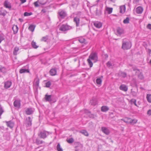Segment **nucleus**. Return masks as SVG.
<instances>
[{
  "label": "nucleus",
  "mask_w": 151,
  "mask_h": 151,
  "mask_svg": "<svg viewBox=\"0 0 151 151\" xmlns=\"http://www.w3.org/2000/svg\"><path fill=\"white\" fill-rule=\"evenodd\" d=\"M32 119L30 117H28L26 120L25 124L28 127H29L32 125Z\"/></svg>",
  "instance_id": "nucleus-7"
},
{
  "label": "nucleus",
  "mask_w": 151,
  "mask_h": 151,
  "mask_svg": "<svg viewBox=\"0 0 151 151\" xmlns=\"http://www.w3.org/2000/svg\"><path fill=\"white\" fill-rule=\"evenodd\" d=\"M102 80L100 78H97L96 80V83L97 84L100 85L101 84Z\"/></svg>",
  "instance_id": "nucleus-38"
},
{
  "label": "nucleus",
  "mask_w": 151,
  "mask_h": 151,
  "mask_svg": "<svg viewBox=\"0 0 151 151\" xmlns=\"http://www.w3.org/2000/svg\"><path fill=\"white\" fill-rule=\"evenodd\" d=\"M4 35L3 34H0V43L4 40Z\"/></svg>",
  "instance_id": "nucleus-44"
},
{
  "label": "nucleus",
  "mask_w": 151,
  "mask_h": 151,
  "mask_svg": "<svg viewBox=\"0 0 151 151\" xmlns=\"http://www.w3.org/2000/svg\"><path fill=\"white\" fill-rule=\"evenodd\" d=\"M147 28L150 29H151V24H149L147 26Z\"/></svg>",
  "instance_id": "nucleus-53"
},
{
  "label": "nucleus",
  "mask_w": 151,
  "mask_h": 151,
  "mask_svg": "<svg viewBox=\"0 0 151 151\" xmlns=\"http://www.w3.org/2000/svg\"><path fill=\"white\" fill-rule=\"evenodd\" d=\"M106 10L108 12L109 14H111L113 10V9L112 8L107 7L106 8Z\"/></svg>",
  "instance_id": "nucleus-33"
},
{
  "label": "nucleus",
  "mask_w": 151,
  "mask_h": 151,
  "mask_svg": "<svg viewBox=\"0 0 151 151\" xmlns=\"http://www.w3.org/2000/svg\"><path fill=\"white\" fill-rule=\"evenodd\" d=\"M132 68H133V69L134 71H135V70H137L138 71H139V70H137L136 67H132Z\"/></svg>",
  "instance_id": "nucleus-55"
},
{
  "label": "nucleus",
  "mask_w": 151,
  "mask_h": 151,
  "mask_svg": "<svg viewBox=\"0 0 151 151\" xmlns=\"http://www.w3.org/2000/svg\"><path fill=\"white\" fill-rule=\"evenodd\" d=\"M12 29L14 32V33L15 34L17 33L18 32V27L17 25L14 26L12 27Z\"/></svg>",
  "instance_id": "nucleus-22"
},
{
  "label": "nucleus",
  "mask_w": 151,
  "mask_h": 151,
  "mask_svg": "<svg viewBox=\"0 0 151 151\" xmlns=\"http://www.w3.org/2000/svg\"><path fill=\"white\" fill-rule=\"evenodd\" d=\"M106 64L107 66L109 67H110L112 65V64L110 61H108Z\"/></svg>",
  "instance_id": "nucleus-50"
},
{
  "label": "nucleus",
  "mask_w": 151,
  "mask_h": 151,
  "mask_svg": "<svg viewBox=\"0 0 151 151\" xmlns=\"http://www.w3.org/2000/svg\"><path fill=\"white\" fill-rule=\"evenodd\" d=\"M110 1L114 2L115 1V0H110Z\"/></svg>",
  "instance_id": "nucleus-58"
},
{
  "label": "nucleus",
  "mask_w": 151,
  "mask_h": 151,
  "mask_svg": "<svg viewBox=\"0 0 151 151\" xmlns=\"http://www.w3.org/2000/svg\"><path fill=\"white\" fill-rule=\"evenodd\" d=\"M67 16L66 12L64 10L60 9L58 12V17L59 18L63 19Z\"/></svg>",
  "instance_id": "nucleus-5"
},
{
  "label": "nucleus",
  "mask_w": 151,
  "mask_h": 151,
  "mask_svg": "<svg viewBox=\"0 0 151 151\" xmlns=\"http://www.w3.org/2000/svg\"><path fill=\"white\" fill-rule=\"evenodd\" d=\"M138 77L139 79L141 80H143L144 79V76L142 73H140L138 75Z\"/></svg>",
  "instance_id": "nucleus-35"
},
{
  "label": "nucleus",
  "mask_w": 151,
  "mask_h": 151,
  "mask_svg": "<svg viewBox=\"0 0 151 151\" xmlns=\"http://www.w3.org/2000/svg\"><path fill=\"white\" fill-rule=\"evenodd\" d=\"M130 101L131 104H134L135 106H137L138 107H139V106H137L136 103V99H132L130 100Z\"/></svg>",
  "instance_id": "nucleus-29"
},
{
  "label": "nucleus",
  "mask_w": 151,
  "mask_h": 151,
  "mask_svg": "<svg viewBox=\"0 0 151 151\" xmlns=\"http://www.w3.org/2000/svg\"><path fill=\"white\" fill-rule=\"evenodd\" d=\"M19 21H20L21 22H22L23 21V19H22L19 18Z\"/></svg>",
  "instance_id": "nucleus-57"
},
{
  "label": "nucleus",
  "mask_w": 151,
  "mask_h": 151,
  "mask_svg": "<svg viewBox=\"0 0 151 151\" xmlns=\"http://www.w3.org/2000/svg\"><path fill=\"white\" fill-rule=\"evenodd\" d=\"M131 94L134 97H136L137 95V92L134 91H132Z\"/></svg>",
  "instance_id": "nucleus-47"
},
{
  "label": "nucleus",
  "mask_w": 151,
  "mask_h": 151,
  "mask_svg": "<svg viewBox=\"0 0 151 151\" xmlns=\"http://www.w3.org/2000/svg\"><path fill=\"white\" fill-rule=\"evenodd\" d=\"M147 114L149 116L151 115V109H149L147 112Z\"/></svg>",
  "instance_id": "nucleus-52"
},
{
  "label": "nucleus",
  "mask_w": 151,
  "mask_h": 151,
  "mask_svg": "<svg viewBox=\"0 0 151 151\" xmlns=\"http://www.w3.org/2000/svg\"><path fill=\"white\" fill-rule=\"evenodd\" d=\"M49 133V132L45 131H41L38 133V136L40 138L44 139L47 137Z\"/></svg>",
  "instance_id": "nucleus-4"
},
{
  "label": "nucleus",
  "mask_w": 151,
  "mask_h": 151,
  "mask_svg": "<svg viewBox=\"0 0 151 151\" xmlns=\"http://www.w3.org/2000/svg\"><path fill=\"white\" fill-rule=\"evenodd\" d=\"M116 30V35L118 36H120L121 35L124 34V31L123 29L120 27H117Z\"/></svg>",
  "instance_id": "nucleus-8"
},
{
  "label": "nucleus",
  "mask_w": 151,
  "mask_h": 151,
  "mask_svg": "<svg viewBox=\"0 0 151 151\" xmlns=\"http://www.w3.org/2000/svg\"><path fill=\"white\" fill-rule=\"evenodd\" d=\"M124 7L123 6H121L120 8V12L121 13L124 12H125Z\"/></svg>",
  "instance_id": "nucleus-43"
},
{
  "label": "nucleus",
  "mask_w": 151,
  "mask_h": 151,
  "mask_svg": "<svg viewBox=\"0 0 151 151\" xmlns=\"http://www.w3.org/2000/svg\"><path fill=\"white\" fill-rule=\"evenodd\" d=\"M121 75L122 77L125 78L127 76V75L126 73L122 72L121 73Z\"/></svg>",
  "instance_id": "nucleus-48"
},
{
  "label": "nucleus",
  "mask_w": 151,
  "mask_h": 151,
  "mask_svg": "<svg viewBox=\"0 0 151 151\" xmlns=\"http://www.w3.org/2000/svg\"><path fill=\"white\" fill-rule=\"evenodd\" d=\"M38 1L39 2V3H40V4H44V3H42L40 2L39 0H38V1H37L35 2L34 3V4L35 7H38L39 6V5L38 4Z\"/></svg>",
  "instance_id": "nucleus-37"
},
{
  "label": "nucleus",
  "mask_w": 151,
  "mask_h": 151,
  "mask_svg": "<svg viewBox=\"0 0 151 151\" xmlns=\"http://www.w3.org/2000/svg\"><path fill=\"white\" fill-rule=\"evenodd\" d=\"M119 89L124 91H127L128 90V88L127 86L124 84H122L119 87Z\"/></svg>",
  "instance_id": "nucleus-11"
},
{
  "label": "nucleus",
  "mask_w": 151,
  "mask_h": 151,
  "mask_svg": "<svg viewBox=\"0 0 151 151\" xmlns=\"http://www.w3.org/2000/svg\"><path fill=\"white\" fill-rule=\"evenodd\" d=\"M35 27V25L33 24L30 25L28 27V29L32 32H33Z\"/></svg>",
  "instance_id": "nucleus-25"
},
{
  "label": "nucleus",
  "mask_w": 151,
  "mask_h": 151,
  "mask_svg": "<svg viewBox=\"0 0 151 151\" xmlns=\"http://www.w3.org/2000/svg\"><path fill=\"white\" fill-rule=\"evenodd\" d=\"M48 36L47 35L43 37L41 39V41H42L46 42L48 39Z\"/></svg>",
  "instance_id": "nucleus-39"
},
{
  "label": "nucleus",
  "mask_w": 151,
  "mask_h": 151,
  "mask_svg": "<svg viewBox=\"0 0 151 151\" xmlns=\"http://www.w3.org/2000/svg\"><path fill=\"white\" fill-rule=\"evenodd\" d=\"M32 14V12H25L24 13V16H30Z\"/></svg>",
  "instance_id": "nucleus-42"
},
{
  "label": "nucleus",
  "mask_w": 151,
  "mask_h": 151,
  "mask_svg": "<svg viewBox=\"0 0 151 151\" xmlns=\"http://www.w3.org/2000/svg\"><path fill=\"white\" fill-rule=\"evenodd\" d=\"M21 4H23L26 2V0H20Z\"/></svg>",
  "instance_id": "nucleus-56"
},
{
  "label": "nucleus",
  "mask_w": 151,
  "mask_h": 151,
  "mask_svg": "<svg viewBox=\"0 0 151 151\" xmlns=\"http://www.w3.org/2000/svg\"><path fill=\"white\" fill-rule=\"evenodd\" d=\"M100 1V0H97V1H96L98 2L99 1Z\"/></svg>",
  "instance_id": "nucleus-60"
},
{
  "label": "nucleus",
  "mask_w": 151,
  "mask_h": 151,
  "mask_svg": "<svg viewBox=\"0 0 151 151\" xmlns=\"http://www.w3.org/2000/svg\"><path fill=\"white\" fill-rule=\"evenodd\" d=\"M46 86L47 87H49L51 85V83L50 81H48L45 83Z\"/></svg>",
  "instance_id": "nucleus-46"
},
{
  "label": "nucleus",
  "mask_w": 151,
  "mask_h": 151,
  "mask_svg": "<svg viewBox=\"0 0 151 151\" xmlns=\"http://www.w3.org/2000/svg\"><path fill=\"white\" fill-rule=\"evenodd\" d=\"M31 45L32 47L34 49H37L38 47V46L36 45V42L33 41L32 42Z\"/></svg>",
  "instance_id": "nucleus-28"
},
{
  "label": "nucleus",
  "mask_w": 151,
  "mask_h": 151,
  "mask_svg": "<svg viewBox=\"0 0 151 151\" xmlns=\"http://www.w3.org/2000/svg\"><path fill=\"white\" fill-rule=\"evenodd\" d=\"M4 5L6 8L10 9L11 8L10 4L8 1H6L4 2Z\"/></svg>",
  "instance_id": "nucleus-20"
},
{
  "label": "nucleus",
  "mask_w": 151,
  "mask_h": 151,
  "mask_svg": "<svg viewBox=\"0 0 151 151\" xmlns=\"http://www.w3.org/2000/svg\"><path fill=\"white\" fill-rule=\"evenodd\" d=\"M19 50V47H14L13 51V55H17V52H18Z\"/></svg>",
  "instance_id": "nucleus-30"
},
{
  "label": "nucleus",
  "mask_w": 151,
  "mask_h": 151,
  "mask_svg": "<svg viewBox=\"0 0 151 151\" xmlns=\"http://www.w3.org/2000/svg\"><path fill=\"white\" fill-rule=\"evenodd\" d=\"M6 13L4 12H0V15H2L3 16H4L6 15Z\"/></svg>",
  "instance_id": "nucleus-54"
},
{
  "label": "nucleus",
  "mask_w": 151,
  "mask_h": 151,
  "mask_svg": "<svg viewBox=\"0 0 151 151\" xmlns=\"http://www.w3.org/2000/svg\"><path fill=\"white\" fill-rule=\"evenodd\" d=\"M50 73L51 76H55L57 74V70L55 68H52L50 69Z\"/></svg>",
  "instance_id": "nucleus-12"
},
{
  "label": "nucleus",
  "mask_w": 151,
  "mask_h": 151,
  "mask_svg": "<svg viewBox=\"0 0 151 151\" xmlns=\"http://www.w3.org/2000/svg\"><path fill=\"white\" fill-rule=\"evenodd\" d=\"M80 18L77 17H75L73 19V21L76 24L77 27H78L80 24Z\"/></svg>",
  "instance_id": "nucleus-10"
},
{
  "label": "nucleus",
  "mask_w": 151,
  "mask_h": 151,
  "mask_svg": "<svg viewBox=\"0 0 151 151\" xmlns=\"http://www.w3.org/2000/svg\"><path fill=\"white\" fill-rule=\"evenodd\" d=\"M143 11V8L140 6H138L136 9V12L137 14H141Z\"/></svg>",
  "instance_id": "nucleus-18"
},
{
  "label": "nucleus",
  "mask_w": 151,
  "mask_h": 151,
  "mask_svg": "<svg viewBox=\"0 0 151 151\" xmlns=\"http://www.w3.org/2000/svg\"><path fill=\"white\" fill-rule=\"evenodd\" d=\"M57 149L58 151H63L62 148L61 147L60 145L58 143L57 146Z\"/></svg>",
  "instance_id": "nucleus-36"
},
{
  "label": "nucleus",
  "mask_w": 151,
  "mask_h": 151,
  "mask_svg": "<svg viewBox=\"0 0 151 151\" xmlns=\"http://www.w3.org/2000/svg\"><path fill=\"white\" fill-rule=\"evenodd\" d=\"M78 40L81 43H84V44H86V40L83 37H81L79 38Z\"/></svg>",
  "instance_id": "nucleus-26"
},
{
  "label": "nucleus",
  "mask_w": 151,
  "mask_h": 151,
  "mask_svg": "<svg viewBox=\"0 0 151 151\" xmlns=\"http://www.w3.org/2000/svg\"><path fill=\"white\" fill-rule=\"evenodd\" d=\"M26 113L27 115H31L34 112L33 109L32 108H28L25 110Z\"/></svg>",
  "instance_id": "nucleus-14"
},
{
  "label": "nucleus",
  "mask_w": 151,
  "mask_h": 151,
  "mask_svg": "<svg viewBox=\"0 0 151 151\" xmlns=\"http://www.w3.org/2000/svg\"><path fill=\"white\" fill-rule=\"evenodd\" d=\"M39 79L38 78H36L34 80V85L37 87H38L39 86Z\"/></svg>",
  "instance_id": "nucleus-23"
},
{
  "label": "nucleus",
  "mask_w": 151,
  "mask_h": 151,
  "mask_svg": "<svg viewBox=\"0 0 151 151\" xmlns=\"http://www.w3.org/2000/svg\"><path fill=\"white\" fill-rule=\"evenodd\" d=\"M4 112V111L1 105H0V116H1L3 113Z\"/></svg>",
  "instance_id": "nucleus-45"
},
{
  "label": "nucleus",
  "mask_w": 151,
  "mask_h": 151,
  "mask_svg": "<svg viewBox=\"0 0 151 151\" xmlns=\"http://www.w3.org/2000/svg\"><path fill=\"white\" fill-rule=\"evenodd\" d=\"M129 18L128 17H127L126 19H124L123 21L124 24H128L129 22Z\"/></svg>",
  "instance_id": "nucleus-40"
},
{
  "label": "nucleus",
  "mask_w": 151,
  "mask_h": 151,
  "mask_svg": "<svg viewBox=\"0 0 151 151\" xmlns=\"http://www.w3.org/2000/svg\"><path fill=\"white\" fill-rule=\"evenodd\" d=\"M146 98L147 101L149 103H151V94H147V95Z\"/></svg>",
  "instance_id": "nucleus-31"
},
{
  "label": "nucleus",
  "mask_w": 151,
  "mask_h": 151,
  "mask_svg": "<svg viewBox=\"0 0 151 151\" xmlns=\"http://www.w3.org/2000/svg\"><path fill=\"white\" fill-rule=\"evenodd\" d=\"M90 103L91 105L93 106L95 105L97 103L96 99H92L90 101Z\"/></svg>",
  "instance_id": "nucleus-24"
},
{
  "label": "nucleus",
  "mask_w": 151,
  "mask_h": 151,
  "mask_svg": "<svg viewBox=\"0 0 151 151\" xmlns=\"http://www.w3.org/2000/svg\"><path fill=\"white\" fill-rule=\"evenodd\" d=\"M4 87L6 88H8L10 87L12 85V82L11 81H7L5 82L4 84Z\"/></svg>",
  "instance_id": "nucleus-17"
},
{
  "label": "nucleus",
  "mask_w": 151,
  "mask_h": 151,
  "mask_svg": "<svg viewBox=\"0 0 151 151\" xmlns=\"http://www.w3.org/2000/svg\"><path fill=\"white\" fill-rule=\"evenodd\" d=\"M98 57L96 52L91 53L89 56L87 61L90 67H92L93 63L92 62L95 63L98 61Z\"/></svg>",
  "instance_id": "nucleus-1"
},
{
  "label": "nucleus",
  "mask_w": 151,
  "mask_h": 151,
  "mask_svg": "<svg viewBox=\"0 0 151 151\" xmlns=\"http://www.w3.org/2000/svg\"><path fill=\"white\" fill-rule=\"evenodd\" d=\"M101 130L106 135H108L110 133V131L109 129L104 127H102Z\"/></svg>",
  "instance_id": "nucleus-15"
},
{
  "label": "nucleus",
  "mask_w": 151,
  "mask_h": 151,
  "mask_svg": "<svg viewBox=\"0 0 151 151\" xmlns=\"http://www.w3.org/2000/svg\"><path fill=\"white\" fill-rule=\"evenodd\" d=\"M89 116L90 117V118H94V115L93 114H91L90 113V112H89Z\"/></svg>",
  "instance_id": "nucleus-51"
},
{
  "label": "nucleus",
  "mask_w": 151,
  "mask_h": 151,
  "mask_svg": "<svg viewBox=\"0 0 151 151\" xmlns=\"http://www.w3.org/2000/svg\"><path fill=\"white\" fill-rule=\"evenodd\" d=\"M44 142V141L42 140H40L38 138H37L36 139L35 143L37 145H39L42 144Z\"/></svg>",
  "instance_id": "nucleus-27"
},
{
  "label": "nucleus",
  "mask_w": 151,
  "mask_h": 151,
  "mask_svg": "<svg viewBox=\"0 0 151 151\" xmlns=\"http://www.w3.org/2000/svg\"><path fill=\"white\" fill-rule=\"evenodd\" d=\"M73 28L72 27L67 24H63L60 26L59 29L61 31L65 32L72 29Z\"/></svg>",
  "instance_id": "nucleus-3"
},
{
  "label": "nucleus",
  "mask_w": 151,
  "mask_h": 151,
  "mask_svg": "<svg viewBox=\"0 0 151 151\" xmlns=\"http://www.w3.org/2000/svg\"><path fill=\"white\" fill-rule=\"evenodd\" d=\"M68 142L69 143H72L73 142L74 140L72 138L69 139L68 140Z\"/></svg>",
  "instance_id": "nucleus-49"
},
{
  "label": "nucleus",
  "mask_w": 151,
  "mask_h": 151,
  "mask_svg": "<svg viewBox=\"0 0 151 151\" xmlns=\"http://www.w3.org/2000/svg\"><path fill=\"white\" fill-rule=\"evenodd\" d=\"M0 71L3 73H5L6 71V70L5 68L4 67H0Z\"/></svg>",
  "instance_id": "nucleus-41"
},
{
  "label": "nucleus",
  "mask_w": 151,
  "mask_h": 151,
  "mask_svg": "<svg viewBox=\"0 0 151 151\" xmlns=\"http://www.w3.org/2000/svg\"><path fill=\"white\" fill-rule=\"evenodd\" d=\"M14 105L15 107L19 108L20 106V102L18 100H15L14 103Z\"/></svg>",
  "instance_id": "nucleus-13"
},
{
  "label": "nucleus",
  "mask_w": 151,
  "mask_h": 151,
  "mask_svg": "<svg viewBox=\"0 0 151 151\" xmlns=\"http://www.w3.org/2000/svg\"><path fill=\"white\" fill-rule=\"evenodd\" d=\"M80 132L84 135L85 136H88V133L86 131L84 130H81L80 131Z\"/></svg>",
  "instance_id": "nucleus-32"
},
{
  "label": "nucleus",
  "mask_w": 151,
  "mask_h": 151,
  "mask_svg": "<svg viewBox=\"0 0 151 151\" xmlns=\"http://www.w3.org/2000/svg\"><path fill=\"white\" fill-rule=\"evenodd\" d=\"M45 99L47 101L51 102L52 101V96L51 95H45Z\"/></svg>",
  "instance_id": "nucleus-16"
},
{
  "label": "nucleus",
  "mask_w": 151,
  "mask_h": 151,
  "mask_svg": "<svg viewBox=\"0 0 151 151\" xmlns=\"http://www.w3.org/2000/svg\"><path fill=\"white\" fill-rule=\"evenodd\" d=\"M94 26L97 28H100L102 26L101 23L98 21L95 22H93Z\"/></svg>",
  "instance_id": "nucleus-9"
},
{
  "label": "nucleus",
  "mask_w": 151,
  "mask_h": 151,
  "mask_svg": "<svg viewBox=\"0 0 151 151\" xmlns=\"http://www.w3.org/2000/svg\"><path fill=\"white\" fill-rule=\"evenodd\" d=\"M137 119H130L129 122L130 124H136L137 122Z\"/></svg>",
  "instance_id": "nucleus-34"
},
{
  "label": "nucleus",
  "mask_w": 151,
  "mask_h": 151,
  "mask_svg": "<svg viewBox=\"0 0 151 151\" xmlns=\"http://www.w3.org/2000/svg\"><path fill=\"white\" fill-rule=\"evenodd\" d=\"M109 110V107L106 106H103L101 108V110L102 112H106Z\"/></svg>",
  "instance_id": "nucleus-21"
},
{
  "label": "nucleus",
  "mask_w": 151,
  "mask_h": 151,
  "mask_svg": "<svg viewBox=\"0 0 151 151\" xmlns=\"http://www.w3.org/2000/svg\"><path fill=\"white\" fill-rule=\"evenodd\" d=\"M131 43L126 39H123L122 41V48L124 50L130 49L131 47Z\"/></svg>",
  "instance_id": "nucleus-2"
},
{
  "label": "nucleus",
  "mask_w": 151,
  "mask_h": 151,
  "mask_svg": "<svg viewBox=\"0 0 151 151\" xmlns=\"http://www.w3.org/2000/svg\"><path fill=\"white\" fill-rule=\"evenodd\" d=\"M150 64L151 65V59L150 60Z\"/></svg>",
  "instance_id": "nucleus-59"
},
{
  "label": "nucleus",
  "mask_w": 151,
  "mask_h": 151,
  "mask_svg": "<svg viewBox=\"0 0 151 151\" xmlns=\"http://www.w3.org/2000/svg\"><path fill=\"white\" fill-rule=\"evenodd\" d=\"M28 66L27 65L25 67H23L22 68L20 69L19 70V73H29V70L28 69Z\"/></svg>",
  "instance_id": "nucleus-6"
},
{
  "label": "nucleus",
  "mask_w": 151,
  "mask_h": 151,
  "mask_svg": "<svg viewBox=\"0 0 151 151\" xmlns=\"http://www.w3.org/2000/svg\"><path fill=\"white\" fill-rule=\"evenodd\" d=\"M6 123L7 126L11 128H12L14 126V123L12 121L6 122Z\"/></svg>",
  "instance_id": "nucleus-19"
}]
</instances>
